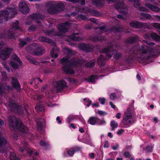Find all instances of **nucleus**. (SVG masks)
<instances>
[{"mask_svg":"<svg viewBox=\"0 0 160 160\" xmlns=\"http://www.w3.org/2000/svg\"><path fill=\"white\" fill-rule=\"evenodd\" d=\"M139 52H140L141 54V58L147 60H150L151 57L158 54L157 50H153L145 45H142L140 46L138 44L136 45L130 49V55L125 56V61L126 63L127 64L132 63L133 59Z\"/></svg>","mask_w":160,"mask_h":160,"instance_id":"f257e3e1","label":"nucleus"},{"mask_svg":"<svg viewBox=\"0 0 160 160\" xmlns=\"http://www.w3.org/2000/svg\"><path fill=\"white\" fill-rule=\"evenodd\" d=\"M8 123L9 129L11 130L17 129L24 133L28 132V128L21 121H19L14 115L9 116L8 118Z\"/></svg>","mask_w":160,"mask_h":160,"instance_id":"f03ea898","label":"nucleus"},{"mask_svg":"<svg viewBox=\"0 0 160 160\" xmlns=\"http://www.w3.org/2000/svg\"><path fill=\"white\" fill-rule=\"evenodd\" d=\"M111 51V49L109 47L104 48L103 52L105 53V55L107 56L108 58L104 55H100L99 56L97 61V63L99 66L102 67L105 66L106 61L112 57Z\"/></svg>","mask_w":160,"mask_h":160,"instance_id":"7ed1b4c3","label":"nucleus"},{"mask_svg":"<svg viewBox=\"0 0 160 160\" xmlns=\"http://www.w3.org/2000/svg\"><path fill=\"white\" fill-rule=\"evenodd\" d=\"M12 15V18L14 17L16 15V12L14 9L9 8L6 10L0 11V23L3 22V20L7 21L9 15Z\"/></svg>","mask_w":160,"mask_h":160,"instance_id":"20e7f679","label":"nucleus"},{"mask_svg":"<svg viewBox=\"0 0 160 160\" xmlns=\"http://www.w3.org/2000/svg\"><path fill=\"white\" fill-rule=\"evenodd\" d=\"M132 111L128 108L125 112L122 119V122L124 125H130L132 124L133 120H132Z\"/></svg>","mask_w":160,"mask_h":160,"instance_id":"39448f33","label":"nucleus"},{"mask_svg":"<svg viewBox=\"0 0 160 160\" xmlns=\"http://www.w3.org/2000/svg\"><path fill=\"white\" fill-rule=\"evenodd\" d=\"M34 47L32 54L33 55L40 56L43 55L45 52V50L42 46H39L37 43L32 45Z\"/></svg>","mask_w":160,"mask_h":160,"instance_id":"423d86ee","label":"nucleus"},{"mask_svg":"<svg viewBox=\"0 0 160 160\" xmlns=\"http://www.w3.org/2000/svg\"><path fill=\"white\" fill-rule=\"evenodd\" d=\"M79 49L86 52H91L94 48V46L89 43H81L78 45Z\"/></svg>","mask_w":160,"mask_h":160,"instance_id":"0eeeda50","label":"nucleus"},{"mask_svg":"<svg viewBox=\"0 0 160 160\" xmlns=\"http://www.w3.org/2000/svg\"><path fill=\"white\" fill-rule=\"evenodd\" d=\"M8 106L12 112H19L22 108V106L16 102L15 101L10 99L8 101Z\"/></svg>","mask_w":160,"mask_h":160,"instance_id":"6e6552de","label":"nucleus"},{"mask_svg":"<svg viewBox=\"0 0 160 160\" xmlns=\"http://www.w3.org/2000/svg\"><path fill=\"white\" fill-rule=\"evenodd\" d=\"M66 82L63 79H60L56 81L53 85L54 87L56 88L58 91L62 90L68 88Z\"/></svg>","mask_w":160,"mask_h":160,"instance_id":"1a4fd4ad","label":"nucleus"},{"mask_svg":"<svg viewBox=\"0 0 160 160\" xmlns=\"http://www.w3.org/2000/svg\"><path fill=\"white\" fill-rule=\"evenodd\" d=\"M12 51L11 48H7L0 51V58L5 60L8 59L10 56Z\"/></svg>","mask_w":160,"mask_h":160,"instance_id":"9d476101","label":"nucleus"},{"mask_svg":"<svg viewBox=\"0 0 160 160\" xmlns=\"http://www.w3.org/2000/svg\"><path fill=\"white\" fill-rule=\"evenodd\" d=\"M87 122L90 124L93 125L96 123H98L99 125H102L105 123L104 120H102L97 117H90Z\"/></svg>","mask_w":160,"mask_h":160,"instance_id":"9b49d317","label":"nucleus"},{"mask_svg":"<svg viewBox=\"0 0 160 160\" xmlns=\"http://www.w3.org/2000/svg\"><path fill=\"white\" fill-rule=\"evenodd\" d=\"M19 11L23 13L27 14L29 11V8L24 1H22L19 4Z\"/></svg>","mask_w":160,"mask_h":160,"instance_id":"f8f14e48","label":"nucleus"},{"mask_svg":"<svg viewBox=\"0 0 160 160\" xmlns=\"http://www.w3.org/2000/svg\"><path fill=\"white\" fill-rule=\"evenodd\" d=\"M129 25L135 28H140L145 27V23L138 21H133L130 22Z\"/></svg>","mask_w":160,"mask_h":160,"instance_id":"ddd939ff","label":"nucleus"},{"mask_svg":"<svg viewBox=\"0 0 160 160\" xmlns=\"http://www.w3.org/2000/svg\"><path fill=\"white\" fill-rule=\"evenodd\" d=\"M70 64H64L62 67V71L67 74H72L75 73L74 70L70 67Z\"/></svg>","mask_w":160,"mask_h":160,"instance_id":"4468645a","label":"nucleus"},{"mask_svg":"<svg viewBox=\"0 0 160 160\" xmlns=\"http://www.w3.org/2000/svg\"><path fill=\"white\" fill-rule=\"evenodd\" d=\"M11 84L12 87L15 89H20L21 88V85L17 78L12 77Z\"/></svg>","mask_w":160,"mask_h":160,"instance_id":"2eb2a0df","label":"nucleus"},{"mask_svg":"<svg viewBox=\"0 0 160 160\" xmlns=\"http://www.w3.org/2000/svg\"><path fill=\"white\" fill-rule=\"evenodd\" d=\"M54 4L57 11L58 13L61 12L64 10L65 6L62 2L59 1L58 2Z\"/></svg>","mask_w":160,"mask_h":160,"instance_id":"dca6fc26","label":"nucleus"},{"mask_svg":"<svg viewBox=\"0 0 160 160\" xmlns=\"http://www.w3.org/2000/svg\"><path fill=\"white\" fill-rule=\"evenodd\" d=\"M91 39L94 42L103 41L105 39V37L100 35H93L91 37Z\"/></svg>","mask_w":160,"mask_h":160,"instance_id":"f3484780","label":"nucleus"},{"mask_svg":"<svg viewBox=\"0 0 160 160\" xmlns=\"http://www.w3.org/2000/svg\"><path fill=\"white\" fill-rule=\"evenodd\" d=\"M113 58L116 60H119L122 57V53L118 50H114L112 52Z\"/></svg>","mask_w":160,"mask_h":160,"instance_id":"a211bd4d","label":"nucleus"},{"mask_svg":"<svg viewBox=\"0 0 160 160\" xmlns=\"http://www.w3.org/2000/svg\"><path fill=\"white\" fill-rule=\"evenodd\" d=\"M47 12L51 14H58L55 4H52L48 8Z\"/></svg>","mask_w":160,"mask_h":160,"instance_id":"6ab92c4d","label":"nucleus"},{"mask_svg":"<svg viewBox=\"0 0 160 160\" xmlns=\"http://www.w3.org/2000/svg\"><path fill=\"white\" fill-rule=\"evenodd\" d=\"M138 39V36L136 35L134 36L128 38L126 39V42L128 43L133 44L136 43Z\"/></svg>","mask_w":160,"mask_h":160,"instance_id":"aec40b11","label":"nucleus"},{"mask_svg":"<svg viewBox=\"0 0 160 160\" xmlns=\"http://www.w3.org/2000/svg\"><path fill=\"white\" fill-rule=\"evenodd\" d=\"M145 6L150 10L154 12H158L160 10V8L158 7L149 3H146L145 4Z\"/></svg>","mask_w":160,"mask_h":160,"instance_id":"412c9836","label":"nucleus"},{"mask_svg":"<svg viewBox=\"0 0 160 160\" xmlns=\"http://www.w3.org/2000/svg\"><path fill=\"white\" fill-rule=\"evenodd\" d=\"M38 40L42 42H47L50 44L52 43L53 42V40L52 39L47 37L42 36H39L38 38Z\"/></svg>","mask_w":160,"mask_h":160,"instance_id":"4be33fe9","label":"nucleus"},{"mask_svg":"<svg viewBox=\"0 0 160 160\" xmlns=\"http://www.w3.org/2000/svg\"><path fill=\"white\" fill-rule=\"evenodd\" d=\"M7 39H15L16 37L14 32L12 30H9L6 32Z\"/></svg>","mask_w":160,"mask_h":160,"instance_id":"5701e85b","label":"nucleus"},{"mask_svg":"<svg viewBox=\"0 0 160 160\" xmlns=\"http://www.w3.org/2000/svg\"><path fill=\"white\" fill-rule=\"evenodd\" d=\"M143 42L144 43H145L147 44L149 46H148L147 45H145V46H147L148 47H149V48H151L153 50L156 49V50H157V52H158V54H157L156 55H155V56H153L152 57H151V58H150V59H152V58H153L154 56H157V55H158L159 54V51L156 48H151V47H152V46H153L154 45L155 43L154 42H150L149 41H148V40H143ZM143 45H144V44H143Z\"/></svg>","mask_w":160,"mask_h":160,"instance_id":"b1692460","label":"nucleus"},{"mask_svg":"<svg viewBox=\"0 0 160 160\" xmlns=\"http://www.w3.org/2000/svg\"><path fill=\"white\" fill-rule=\"evenodd\" d=\"M27 60L31 63L32 64L34 65H39V62L37 61V59L35 58L32 57H27Z\"/></svg>","mask_w":160,"mask_h":160,"instance_id":"393cba45","label":"nucleus"},{"mask_svg":"<svg viewBox=\"0 0 160 160\" xmlns=\"http://www.w3.org/2000/svg\"><path fill=\"white\" fill-rule=\"evenodd\" d=\"M114 2L116 3L115 5V7L116 9L119 10L120 9L124 8V4L123 2L118 0L117 2Z\"/></svg>","mask_w":160,"mask_h":160,"instance_id":"a878e982","label":"nucleus"},{"mask_svg":"<svg viewBox=\"0 0 160 160\" xmlns=\"http://www.w3.org/2000/svg\"><path fill=\"white\" fill-rule=\"evenodd\" d=\"M37 126L38 130H41L45 128V123L43 121H38L37 122Z\"/></svg>","mask_w":160,"mask_h":160,"instance_id":"bb28decb","label":"nucleus"},{"mask_svg":"<svg viewBox=\"0 0 160 160\" xmlns=\"http://www.w3.org/2000/svg\"><path fill=\"white\" fill-rule=\"evenodd\" d=\"M7 142V141L5 138L0 137V152H2L3 151V149L2 148L6 145Z\"/></svg>","mask_w":160,"mask_h":160,"instance_id":"cd10ccee","label":"nucleus"},{"mask_svg":"<svg viewBox=\"0 0 160 160\" xmlns=\"http://www.w3.org/2000/svg\"><path fill=\"white\" fill-rule=\"evenodd\" d=\"M98 78V76L97 75H92L86 79V80L88 82L91 83H94L95 81Z\"/></svg>","mask_w":160,"mask_h":160,"instance_id":"c85d7f7f","label":"nucleus"},{"mask_svg":"<svg viewBox=\"0 0 160 160\" xmlns=\"http://www.w3.org/2000/svg\"><path fill=\"white\" fill-rule=\"evenodd\" d=\"M31 18L32 19L42 20L43 17L42 14H37L33 13L31 16Z\"/></svg>","mask_w":160,"mask_h":160,"instance_id":"c756f323","label":"nucleus"},{"mask_svg":"<svg viewBox=\"0 0 160 160\" xmlns=\"http://www.w3.org/2000/svg\"><path fill=\"white\" fill-rule=\"evenodd\" d=\"M69 58L70 57L68 56H66L60 59V61L61 64H63V65L64 64H67L70 61V60H69Z\"/></svg>","mask_w":160,"mask_h":160,"instance_id":"7c9ffc66","label":"nucleus"},{"mask_svg":"<svg viewBox=\"0 0 160 160\" xmlns=\"http://www.w3.org/2000/svg\"><path fill=\"white\" fill-rule=\"evenodd\" d=\"M79 33H73L72 35L70 36V38L74 41H80L82 40V38L80 37H77L76 35H78Z\"/></svg>","mask_w":160,"mask_h":160,"instance_id":"2f4dec72","label":"nucleus"},{"mask_svg":"<svg viewBox=\"0 0 160 160\" xmlns=\"http://www.w3.org/2000/svg\"><path fill=\"white\" fill-rule=\"evenodd\" d=\"M19 22L18 20L13 22L12 25V29L13 30L20 29V28L19 26Z\"/></svg>","mask_w":160,"mask_h":160,"instance_id":"473e14b6","label":"nucleus"},{"mask_svg":"<svg viewBox=\"0 0 160 160\" xmlns=\"http://www.w3.org/2000/svg\"><path fill=\"white\" fill-rule=\"evenodd\" d=\"M151 37L154 40L160 42V36L155 33L153 32L151 33Z\"/></svg>","mask_w":160,"mask_h":160,"instance_id":"72a5a7b5","label":"nucleus"},{"mask_svg":"<svg viewBox=\"0 0 160 160\" xmlns=\"http://www.w3.org/2000/svg\"><path fill=\"white\" fill-rule=\"evenodd\" d=\"M58 29L60 32L62 33H65L68 31V28L65 27L61 24H60Z\"/></svg>","mask_w":160,"mask_h":160,"instance_id":"f704fd0d","label":"nucleus"},{"mask_svg":"<svg viewBox=\"0 0 160 160\" xmlns=\"http://www.w3.org/2000/svg\"><path fill=\"white\" fill-rule=\"evenodd\" d=\"M35 109L38 112L43 111L45 109V107L42 104L37 105L35 107Z\"/></svg>","mask_w":160,"mask_h":160,"instance_id":"c9c22d12","label":"nucleus"},{"mask_svg":"<svg viewBox=\"0 0 160 160\" xmlns=\"http://www.w3.org/2000/svg\"><path fill=\"white\" fill-rule=\"evenodd\" d=\"M67 1L72 2L74 3H76L80 2L82 5H84L85 4V0H66Z\"/></svg>","mask_w":160,"mask_h":160,"instance_id":"e433bc0d","label":"nucleus"},{"mask_svg":"<svg viewBox=\"0 0 160 160\" xmlns=\"http://www.w3.org/2000/svg\"><path fill=\"white\" fill-rule=\"evenodd\" d=\"M93 3L98 6H102L103 4V0H92Z\"/></svg>","mask_w":160,"mask_h":160,"instance_id":"4c0bfd02","label":"nucleus"},{"mask_svg":"<svg viewBox=\"0 0 160 160\" xmlns=\"http://www.w3.org/2000/svg\"><path fill=\"white\" fill-rule=\"evenodd\" d=\"M122 29L120 26L119 25L114 26L111 28L112 30L118 32H120L122 31Z\"/></svg>","mask_w":160,"mask_h":160,"instance_id":"58836bf2","label":"nucleus"},{"mask_svg":"<svg viewBox=\"0 0 160 160\" xmlns=\"http://www.w3.org/2000/svg\"><path fill=\"white\" fill-rule=\"evenodd\" d=\"M89 12L92 16H98L101 14L100 12L94 9H90L89 10Z\"/></svg>","mask_w":160,"mask_h":160,"instance_id":"ea45409f","label":"nucleus"},{"mask_svg":"<svg viewBox=\"0 0 160 160\" xmlns=\"http://www.w3.org/2000/svg\"><path fill=\"white\" fill-rule=\"evenodd\" d=\"M141 15L142 17L146 19H151L152 18V16L149 14L145 13H141Z\"/></svg>","mask_w":160,"mask_h":160,"instance_id":"a19ab883","label":"nucleus"},{"mask_svg":"<svg viewBox=\"0 0 160 160\" xmlns=\"http://www.w3.org/2000/svg\"><path fill=\"white\" fill-rule=\"evenodd\" d=\"M50 54L52 58H57L58 57V55L56 52V51L54 48L52 49Z\"/></svg>","mask_w":160,"mask_h":160,"instance_id":"79ce46f5","label":"nucleus"},{"mask_svg":"<svg viewBox=\"0 0 160 160\" xmlns=\"http://www.w3.org/2000/svg\"><path fill=\"white\" fill-rule=\"evenodd\" d=\"M81 64V63L80 61L74 60L70 63V65L74 67H77L80 65Z\"/></svg>","mask_w":160,"mask_h":160,"instance_id":"37998d69","label":"nucleus"},{"mask_svg":"<svg viewBox=\"0 0 160 160\" xmlns=\"http://www.w3.org/2000/svg\"><path fill=\"white\" fill-rule=\"evenodd\" d=\"M110 125L112 127V130H114L115 128L118 127V123L116 121L113 120L111 122Z\"/></svg>","mask_w":160,"mask_h":160,"instance_id":"c03bdc74","label":"nucleus"},{"mask_svg":"<svg viewBox=\"0 0 160 160\" xmlns=\"http://www.w3.org/2000/svg\"><path fill=\"white\" fill-rule=\"evenodd\" d=\"M72 148L73 150L74 153L78 152H82V148L81 147L75 146L73 147Z\"/></svg>","mask_w":160,"mask_h":160,"instance_id":"a18cd8bd","label":"nucleus"},{"mask_svg":"<svg viewBox=\"0 0 160 160\" xmlns=\"http://www.w3.org/2000/svg\"><path fill=\"white\" fill-rule=\"evenodd\" d=\"M76 52L70 49H68L67 52V54L68 55V56H71L72 55H74L76 54Z\"/></svg>","mask_w":160,"mask_h":160,"instance_id":"49530a36","label":"nucleus"},{"mask_svg":"<svg viewBox=\"0 0 160 160\" xmlns=\"http://www.w3.org/2000/svg\"><path fill=\"white\" fill-rule=\"evenodd\" d=\"M12 59L17 61L19 63V64H22V61L20 60V59L16 55H13L12 57Z\"/></svg>","mask_w":160,"mask_h":160,"instance_id":"de8ad7c7","label":"nucleus"},{"mask_svg":"<svg viewBox=\"0 0 160 160\" xmlns=\"http://www.w3.org/2000/svg\"><path fill=\"white\" fill-rule=\"evenodd\" d=\"M10 63L14 69H18V68L19 67L17 63L13 61H10Z\"/></svg>","mask_w":160,"mask_h":160,"instance_id":"09e8293b","label":"nucleus"},{"mask_svg":"<svg viewBox=\"0 0 160 160\" xmlns=\"http://www.w3.org/2000/svg\"><path fill=\"white\" fill-rule=\"evenodd\" d=\"M36 29V27L34 25H31L28 28V31L29 32L34 31Z\"/></svg>","mask_w":160,"mask_h":160,"instance_id":"8fccbe9b","label":"nucleus"},{"mask_svg":"<svg viewBox=\"0 0 160 160\" xmlns=\"http://www.w3.org/2000/svg\"><path fill=\"white\" fill-rule=\"evenodd\" d=\"M60 24L68 28L70 27V23L68 21H66L64 23H62Z\"/></svg>","mask_w":160,"mask_h":160,"instance_id":"3c124183","label":"nucleus"},{"mask_svg":"<svg viewBox=\"0 0 160 160\" xmlns=\"http://www.w3.org/2000/svg\"><path fill=\"white\" fill-rule=\"evenodd\" d=\"M95 65V62L91 61L86 64V66L88 67H93Z\"/></svg>","mask_w":160,"mask_h":160,"instance_id":"603ef678","label":"nucleus"},{"mask_svg":"<svg viewBox=\"0 0 160 160\" xmlns=\"http://www.w3.org/2000/svg\"><path fill=\"white\" fill-rule=\"evenodd\" d=\"M0 39H7L6 32H2L0 33Z\"/></svg>","mask_w":160,"mask_h":160,"instance_id":"864d4df0","label":"nucleus"},{"mask_svg":"<svg viewBox=\"0 0 160 160\" xmlns=\"http://www.w3.org/2000/svg\"><path fill=\"white\" fill-rule=\"evenodd\" d=\"M140 5L139 0H134V6L135 8H138Z\"/></svg>","mask_w":160,"mask_h":160,"instance_id":"5fc2aeb1","label":"nucleus"},{"mask_svg":"<svg viewBox=\"0 0 160 160\" xmlns=\"http://www.w3.org/2000/svg\"><path fill=\"white\" fill-rule=\"evenodd\" d=\"M153 149V147L152 146L148 145L146 147V150L148 152H152Z\"/></svg>","mask_w":160,"mask_h":160,"instance_id":"6e6d98bb","label":"nucleus"},{"mask_svg":"<svg viewBox=\"0 0 160 160\" xmlns=\"http://www.w3.org/2000/svg\"><path fill=\"white\" fill-rule=\"evenodd\" d=\"M27 44V42L24 41L22 40L19 41V45L20 48L23 47L24 45H26Z\"/></svg>","mask_w":160,"mask_h":160,"instance_id":"4d7b16f0","label":"nucleus"},{"mask_svg":"<svg viewBox=\"0 0 160 160\" xmlns=\"http://www.w3.org/2000/svg\"><path fill=\"white\" fill-rule=\"evenodd\" d=\"M98 100L101 104L104 105L105 103L106 99L104 98H99L98 99Z\"/></svg>","mask_w":160,"mask_h":160,"instance_id":"13d9d810","label":"nucleus"},{"mask_svg":"<svg viewBox=\"0 0 160 160\" xmlns=\"http://www.w3.org/2000/svg\"><path fill=\"white\" fill-rule=\"evenodd\" d=\"M97 113L101 116H104L108 114L107 112L101 110H98Z\"/></svg>","mask_w":160,"mask_h":160,"instance_id":"bf43d9fd","label":"nucleus"},{"mask_svg":"<svg viewBox=\"0 0 160 160\" xmlns=\"http://www.w3.org/2000/svg\"><path fill=\"white\" fill-rule=\"evenodd\" d=\"M5 90V86L3 84L0 85V94H3L4 93Z\"/></svg>","mask_w":160,"mask_h":160,"instance_id":"052dcab7","label":"nucleus"},{"mask_svg":"<svg viewBox=\"0 0 160 160\" xmlns=\"http://www.w3.org/2000/svg\"><path fill=\"white\" fill-rule=\"evenodd\" d=\"M139 10L140 11L145 12H148L149 11L148 9L144 6L139 7Z\"/></svg>","mask_w":160,"mask_h":160,"instance_id":"680f3d73","label":"nucleus"},{"mask_svg":"<svg viewBox=\"0 0 160 160\" xmlns=\"http://www.w3.org/2000/svg\"><path fill=\"white\" fill-rule=\"evenodd\" d=\"M83 101H86V102L87 103V104L86 105L88 107H89L91 104L92 105V101L91 100H89L88 99H87L86 98H84L83 99Z\"/></svg>","mask_w":160,"mask_h":160,"instance_id":"e2e57ef3","label":"nucleus"},{"mask_svg":"<svg viewBox=\"0 0 160 160\" xmlns=\"http://www.w3.org/2000/svg\"><path fill=\"white\" fill-rule=\"evenodd\" d=\"M110 98L111 100H114L117 98V96L115 93H111L110 96Z\"/></svg>","mask_w":160,"mask_h":160,"instance_id":"0e129e2a","label":"nucleus"},{"mask_svg":"<svg viewBox=\"0 0 160 160\" xmlns=\"http://www.w3.org/2000/svg\"><path fill=\"white\" fill-rule=\"evenodd\" d=\"M152 25L154 28L160 29V23L154 22L152 23Z\"/></svg>","mask_w":160,"mask_h":160,"instance_id":"69168bd1","label":"nucleus"},{"mask_svg":"<svg viewBox=\"0 0 160 160\" xmlns=\"http://www.w3.org/2000/svg\"><path fill=\"white\" fill-rule=\"evenodd\" d=\"M67 153L70 156H73V154L74 153V152L73 150L72 149V148H71L69 150H68L67 151Z\"/></svg>","mask_w":160,"mask_h":160,"instance_id":"338daca9","label":"nucleus"},{"mask_svg":"<svg viewBox=\"0 0 160 160\" xmlns=\"http://www.w3.org/2000/svg\"><path fill=\"white\" fill-rule=\"evenodd\" d=\"M40 145L42 146H46L48 145V143L45 142L42 140H41L39 142Z\"/></svg>","mask_w":160,"mask_h":160,"instance_id":"774afa93","label":"nucleus"}]
</instances>
